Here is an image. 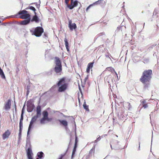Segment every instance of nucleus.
Returning <instances> with one entry per match:
<instances>
[{"label":"nucleus","instance_id":"nucleus-1","mask_svg":"<svg viewBox=\"0 0 159 159\" xmlns=\"http://www.w3.org/2000/svg\"><path fill=\"white\" fill-rule=\"evenodd\" d=\"M152 71L151 70H145L140 79V81L144 84V88L146 89L149 84V83L152 78Z\"/></svg>","mask_w":159,"mask_h":159},{"label":"nucleus","instance_id":"nucleus-2","mask_svg":"<svg viewBox=\"0 0 159 159\" xmlns=\"http://www.w3.org/2000/svg\"><path fill=\"white\" fill-rule=\"evenodd\" d=\"M36 111V115L34 116L32 118L30 122V124L28 130V131H29V132H30L34 123L35 122L37 118L41 116V107L40 106L38 105L37 106Z\"/></svg>","mask_w":159,"mask_h":159},{"label":"nucleus","instance_id":"nucleus-3","mask_svg":"<svg viewBox=\"0 0 159 159\" xmlns=\"http://www.w3.org/2000/svg\"><path fill=\"white\" fill-rule=\"evenodd\" d=\"M68 84L65 82V78L64 77L61 79L57 84L59 87L58 91L60 92L65 91L68 87Z\"/></svg>","mask_w":159,"mask_h":159},{"label":"nucleus","instance_id":"nucleus-4","mask_svg":"<svg viewBox=\"0 0 159 159\" xmlns=\"http://www.w3.org/2000/svg\"><path fill=\"white\" fill-rule=\"evenodd\" d=\"M43 29L42 27L40 26L33 28L30 30V32L32 35H35L37 37H40L43 32Z\"/></svg>","mask_w":159,"mask_h":159},{"label":"nucleus","instance_id":"nucleus-5","mask_svg":"<svg viewBox=\"0 0 159 159\" xmlns=\"http://www.w3.org/2000/svg\"><path fill=\"white\" fill-rule=\"evenodd\" d=\"M119 142L117 140H114L112 142H111L110 143L111 148L112 149L118 150L120 148L119 145L118 144Z\"/></svg>","mask_w":159,"mask_h":159},{"label":"nucleus","instance_id":"nucleus-6","mask_svg":"<svg viewBox=\"0 0 159 159\" xmlns=\"http://www.w3.org/2000/svg\"><path fill=\"white\" fill-rule=\"evenodd\" d=\"M112 75H109L107 76L105 80V82H107L109 86L111 87V85L113 84V82L114 78Z\"/></svg>","mask_w":159,"mask_h":159},{"label":"nucleus","instance_id":"nucleus-7","mask_svg":"<svg viewBox=\"0 0 159 159\" xmlns=\"http://www.w3.org/2000/svg\"><path fill=\"white\" fill-rule=\"evenodd\" d=\"M27 111L30 112H32L35 107L34 105L31 102L28 101L27 103Z\"/></svg>","mask_w":159,"mask_h":159},{"label":"nucleus","instance_id":"nucleus-8","mask_svg":"<svg viewBox=\"0 0 159 159\" xmlns=\"http://www.w3.org/2000/svg\"><path fill=\"white\" fill-rule=\"evenodd\" d=\"M26 151L28 159H33L32 157L33 153L32 152L31 147L28 148L27 149L26 148Z\"/></svg>","mask_w":159,"mask_h":159},{"label":"nucleus","instance_id":"nucleus-9","mask_svg":"<svg viewBox=\"0 0 159 159\" xmlns=\"http://www.w3.org/2000/svg\"><path fill=\"white\" fill-rule=\"evenodd\" d=\"M11 100L8 99L6 102L4 104L3 108L5 111H8L11 108Z\"/></svg>","mask_w":159,"mask_h":159},{"label":"nucleus","instance_id":"nucleus-10","mask_svg":"<svg viewBox=\"0 0 159 159\" xmlns=\"http://www.w3.org/2000/svg\"><path fill=\"white\" fill-rule=\"evenodd\" d=\"M30 133V132L27 131V139L26 140V143L25 145V148L26 149L27 148L31 147V146L30 141V136H29Z\"/></svg>","mask_w":159,"mask_h":159},{"label":"nucleus","instance_id":"nucleus-11","mask_svg":"<svg viewBox=\"0 0 159 159\" xmlns=\"http://www.w3.org/2000/svg\"><path fill=\"white\" fill-rule=\"evenodd\" d=\"M27 11L23 10H21L18 12L17 14L15 15H12L10 16H9V17H15V18H18V15H25L26 14H28L27 13Z\"/></svg>","mask_w":159,"mask_h":159},{"label":"nucleus","instance_id":"nucleus-12","mask_svg":"<svg viewBox=\"0 0 159 159\" xmlns=\"http://www.w3.org/2000/svg\"><path fill=\"white\" fill-rule=\"evenodd\" d=\"M11 132L8 130L6 131L2 135V139L3 140H5L6 139L8 138L10 135L11 134Z\"/></svg>","mask_w":159,"mask_h":159},{"label":"nucleus","instance_id":"nucleus-13","mask_svg":"<svg viewBox=\"0 0 159 159\" xmlns=\"http://www.w3.org/2000/svg\"><path fill=\"white\" fill-rule=\"evenodd\" d=\"M71 20H69V21L68 26L71 30H72L73 29H75L77 27L76 24L75 23H72Z\"/></svg>","mask_w":159,"mask_h":159},{"label":"nucleus","instance_id":"nucleus-14","mask_svg":"<svg viewBox=\"0 0 159 159\" xmlns=\"http://www.w3.org/2000/svg\"><path fill=\"white\" fill-rule=\"evenodd\" d=\"M34 14L35 15L33 16L32 18V19H31L30 21L31 22L34 21L36 23H38L40 21V19L37 15V13L36 12H34Z\"/></svg>","mask_w":159,"mask_h":159},{"label":"nucleus","instance_id":"nucleus-15","mask_svg":"<svg viewBox=\"0 0 159 159\" xmlns=\"http://www.w3.org/2000/svg\"><path fill=\"white\" fill-rule=\"evenodd\" d=\"M58 121L60 122V124L62 125L65 127V128L66 129L67 128V126L68 125L67 122L65 120H58Z\"/></svg>","mask_w":159,"mask_h":159},{"label":"nucleus","instance_id":"nucleus-16","mask_svg":"<svg viewBox=\"0 0 159 159\" xmlns=\"http://www.w3.org/2000/svg\"><path fill=\"white\" fill-rule=\"evenodd\" d=\"M79 2L77 0H75L74 1L73 3L72 4L68 5V8L71 10L74 7H77L78 5Z\"/></svg>","mask_w":159,"mask_h":159},{"label":"nucleus","instance_id":"nucleus-17","mask_svg":"<svg viewBox=\"0 0 159 159\" xmlns=\"http://www.w3.org/2000/svg\"><path fill=\"white\" fill-rule=\"evenodd\" d=\"M55 64H56V66H62L61 61L60 58L58 57H55Z\"/></svg>","mask_w":159,"mask_h":159},{"label":"nucleus","instance_id":"nucleus-18","mask_svg":"<svg viewBox=\"0 0 159 159\" xmlns=\"http://www.w3.org/2000/svg\"><path fill=\"white\" fill-rule=\"evenodd\" d=\"M105 2L103 0H98L92 4L93 6L97 5H100L101 6H103L105 3Z\"/></svg>","mask_w":159,"mask_h":159},{"label":"nucleus","instance_id":"nucleus-19","mask_svg":"<svg viewBox=\"0 0 159 159\" xmlns=\"http://www.w3.org/2000/svg\"><path fill=\"white\" fill-rule=\"evenodd\" d=\"M54 71L57 74L60 73L62 70V66H55L54 69Z\"/></svg>","mask_w":159,"mask_h":159},{"label":"nucleus","instance_id":"nucleus-20","mask_svg":"<svg viewBox=\"0 0 159 159\" xmlns=\"http://www.w3.org/2000/svg\"><path fill=\"white\" fill-rule=\"evenodd\" d=\"M31 20V18L27 19L25 20L22 21L20 22L21 25H26L29 24Z\"/></svg>","mask_w":159,"mask_h":159},{"label":"nucleus","instance_id":"nucleus-21","mask_svg":"<svg viewBox=\"0 0 159 159\" xmlns=\"http://www.w3.org/2000/svg\"><path fill=\"white\" fill-rule=\"evenodd\" d=\"M18 17L25 20L27 19H28L29 18H30V14L20 15V16H18Z\"/></svg>","mask_w":159,"mask_h":159},{"label":"nucleus","instance_id":"nucleus-22","mask_svg":"<svg viewBox=\"0 0 159 159\" xmlns=\"http://www.w3.org/2000/svg\"><path fill=\"white\" fill-rule=\"evenodd\" d=\"M93 63L94 62H90L88 65L86 71L87 73H88L89 72L90 69L93 67Z\"/></svg>","mask_w":159,"mask_h":159},{"label":"nucleus","instance_id":"nucleus-23","mask_svg":"<svg viewBox=\"0 0 159 159\" xmlns=\"http://www.w3.org/2000/svg\"><path fill=\"white\" fill-rule=\"evenodd\" d=\"M64 41L65 42V44L66 49L67 51L68 52L70 51L69 46V43L68 42V40L66 38H65Z\"/></svg>","mask_w":159,"mask_h":159},{"label":"nucleus","instance_id":"nucleus-24","mask_svg":"<svg viewBox=\"0 0 159 159\" xmlns=\"http://www.w3.org/2000/svg\"><path fill=\"white\" fill-rule=\"evenodd\" d=\"M44 155V153L42 152H39L37 154V156L39 159H42Z\"/></svg>","mask_w":159,"mask_h":159},{"label":"nucleus","instance_id":"nucleus-25","mask_svg":"<svg viewBox=\"0 0 159 159\" xmlns=\"http://www.w3.org/2000/svg\"><path fill=\"white\" fill-rule=\"evenodd\" d=\"M42 114L43 115V117L44 118H48V111H44L42 112Z\"/></svg>","mask_w":159,"mask_h":159},{"label":"nucleus","instance_id":"nucleus-26","mask_svg":"<svg viewBox=\"0 0 159 159\" xmlns=\"http://www.w3.org/2000/svg\"><path fill=\"white\" fill-rule=\"evenodd\" d=\"M141 102L142 104V107L144 108H146L148 107V104L146 103V102L145 100H143L142 101H141Z\"/></svg>","mask_w":159,"mask_h":159},{"label":"nucleus","instance_id":"nucleus-27","mask_svg":"<svg viewBox=\"0 0 159 159\" xmlns=\"http://www.w3.org/2000/svg\"><path fill=\"white\" fill-rule=\"evenodd\" d=\"M77 146L76 145H75V146H74L73 149V150L72 155H71V159L73 158L74 157V155L75 153V152H76V148Z\"/></svg>","mask_w":159,"mask_h":159},{"label":"nucleus","instance_id":"nucleus-28","mask_svg":"<svg viewBox=\"0 0 159 159\" xmlns=\"http://www.w3.org/2000/svg\"><path fill=\"white\" fill-rule=\"evenodd\" d=\"M0 75L1 78L3 79H6V77L3 70L2 69H0Z\"/></svg>","mask_w":159,"mask_h":159},{"label":"nucleus","instance_id":"nucleus-29","mask_svg":"<svg viewBox=\"0 0 159 159\" xmlns=\"http://www.w3.org/2000/svg\"><path fill=\"white\" fill-rule=\"evenodd\" d=\"M149 58H144L143 59V61L144 63H147L149 61Z\"/></svg>","mask_w":159,"mask_h":159},{"label":"nucleus","instance_id":"nucleus-30","mask_svg":"<svg viewBox=\"0 0 159 159\" xmlns=\"http://www.w3.org/2000/svg\"><path fill=\"white\" fill-rule=\"evenodd\" d=\"M83 106L84 109L87 111H89L88 106L86 104L85 102L84 103Z\"/></svg>","mask_w":159,"mask_h":159},{"label":"nucleus","instance_id":"nucleus-31","mask_svg":"<svg viewBox=\"0 0 159 159\" xmlns=\"http://www.w3.org/2000/svg\"><path fill=\"white\" fill-rule=\"evenodd\" d=\"M46 120L45 118L43 117L40 120V123L41 124H44L45 123V120Z\"/></svg>","mask_w":159,"mask_h":159},{"label":"nucleus","instance_id":"nucleus-32","mask_svg":"<svg viewBox=\"0 0 159 159\" xmlns=\"http://www.w3.org/2000/svg\"><path fill=\"white\" fill-rule=\"evenodd\" d=\"M67 152V150H66V152L65 153L63 154H61L60 155V157L58 159H63V157L66 155V152Z\"/></svg>","mask_w":159,"mask_h":159},{"label":"nucleus","instance_id":"nucleus-33","mask_svg":"<svg viewBox=\"0 0 159 159\" xmlns=\"http://www.w3.org/2000/svg\"><path fill=\"white\" fill-rule=\"evenodd\" d=\"M123 27V26L118 27L117 29L116 30V32H118L119 30H121L122 28Z\"/></svg>","mask_w":159,"mask_h":159},{"label":"nucleus","instance_id":"nucleus-34","mask_svg":"<svg viewBox=\"0 0 159 159\" xmlns=\"http://www.w3.org/2000/svg\"><path fill=\"white\" fill-rule=\"evenodd\" d=\"M30 9L32 10V11H34V12H35V11H36V9H35V8L34 7H33V6H30Z\"/></svg>","mask_w":159,"mask_h":159},{"label":"nucleus","instance_id":"nucleus-35","mask_svg":"<svg viewBox=\"0 0 159 159\" xmlns=\"http://www.w3.org/2000/svg\"><path fill=\"white\" fill-rule=\"evenodd\" d=\"M70 1V0H65V2L67 6V7L68 8V5H69V2Z\"/></svg>","mask_w":159,"mask_h":159},{"label":"nucleus","instance_id":"nucleus-36","mask_svg":"<svg viewBox=\"0 0 159 159\" xmlns=\"http://www.w3.org/2000/svg\"><path fill=\"white\" fill-rule=\"evenodd\" d=\"M113 68L111 67H109L106 68V70H107L108 71H111Z\"/></svg>","mask_w":159,"mask_h":159},{"label":"nucleus","instance_id":"nucleus-37","mask_svg":"<svg viewBox=\"0 0 159 159\" xmlns=\"http://www.w3.org/2000/svg\"><path fill=\"white\" fill-rule=\"evenodd\" d=\"M75 145H76V144L77 143L78 141H77V137L76 136V131H75Z\"/></svg>","mask_w":159,"mask_h":159},{"label":"nucleus","instance_id":"nucleus-38","mask_svg":"<svg viewBox=\"0 0 159 159\" xmlns=\"http://www.w3.org/2000/svg\"><path fill=\"white\" fill-rule=\"evenodd\" d=\"M43 38L46 39H47L48 38L47 35L45 33H44Z\"/></svg>","mask_w":159,"mask_h":159},{"label":"nucleus","instance_id":"nucleus-39","mask_svg":"<svg viewBox=\"0 0 159 159\" xmlns=\"http://www.w3.org/2000/svg\"><path fill=\"white\" fill-rule=\"evenodd\" d=\"M23 115L21 114L20 116V122H23Z\"/></svg>","mask_w":159,"mask_h":159},{"label":"nucleus","instance_id":"nucleus-40","mask_svg":"<svg viewBox=\"0 0 159 159\" xmlns=\"http://www.w3.org/2000/svg\"><path fill=\"white\" fill-rule=\"evenodd\" d=\"M93 6L92 4H90L86 8V11H87L90 8V7L92 6Z\"/></svg>","mask_w":159,"mask_h":159},{"label":"nucleus","instance_id":"nucleus-41","mask_svg":"<svg viewBox=\"0 0 159 159\" xmlns=\"http://www.w3.org/2000/svg\"><path fill=\"white\" fill-rule=\"evenodd\" d=\"M19 128H23V122H19Z\"/></svg>","mask_w":159,"mask_h":159},{"label":"nucleus","instance_id":"nucleus-42","mask_svg":"<svg viewBox=\"0 0 159 159\" xmlns=\"http://www.w3.org/2000/svg\"><path fill=\"white\" fill-rule=\"evenodd\" d=\"M127 103L128 104V110H130L132 108V106L131 105L130 103L128 102Z\"/></svg>","mask_w":159,"mask_h":159},{"label":"nucleus","instance_id":"nucleus-43","mask_svg":"<svg viewBox=\"0 0 159 159\" xmlns=\"http://www.w3.org/2000/svg\"><path fill=\"white\" fill-rule=\"evenodd\" d=\"M27 91L26 93V95L27 96H28V95L29 94V89L28 88V87H27Z\"/></svg>","mask_w":159,"mask_h":159},{"label":"nucleus","instance_id":"nucleus-44","mask_svg":"<svg viewBox=\"0 0 159 159\" xmlns=\"http://www.w3.org/2000/svg\"><path fill=\"white\" fill-rule=\"evenodd\" d=\"M21 132H19L18 134V136H19V139H20L21 138Z\"/></svg>","mask_w":159,"mask_h":159},{"label":"nucleus","instance_id":"nucleus-45","mask_svg":"<svg viewBox=\"0 0 159 159\" xmlns=\"http://www.w3.org/2000/svg\"><path fill=\"white\" fill-rule=\"evenodd\" d=\"M25 112V109L24 108H22V109L21 111V114L23 115Z\"/></svg>","mask_w":159,"mask_h":159},{"label":"nucleus","instance_id":"nucleus-46","mask_svg":"<svg viewBox=\"0 0 159 159\" xmlns=\"http://www.w3.org/2000/svg\"><path fill=\"white\" fill-rule=\"evenodd\" d=\"M46 120H47L48 121H51L52 120V119L51 118H49L48 117V118H46Z\"/></svg>","mask_w":159,"mask_h":159},{"label":"nucleus","instance_id":"nucleus-47","mask_svg":"<svg viewBox=\"0 0 159 159\" xmlns=\"http://www.w3.org/2000/svg\"><path fill=\"white\" fill-rule=\"evenodd\" d=\"M104 34H105L104 32H103L100 33V34H99L98 35H99V36H100L101 35H102Z\"/></svg>","mask_w":159,"mask_h":159},{"label":"nucleus","instance_id":"nucleus-48","mask_svg":"<svg viewBox=\"0 0 159 159\" xmlns=\"http://www.w3.org/2000/svg\"><path fill=\"white\" fill-rule=\"evenodd\" d=\"M88 76H87V77H86L84 79V82H85L87 80H88Z\"/></svg>","mask_w":159,"mask_h":159},{"label":"nucleus","instance_id":"nucleus-49","mask_svg":"<svg viewBox=\"0 0 159 159\" xmlns=\"http://www.w3.org/2000/svg\"><path fill=\"white\" fill-rule=\"evenodd\" d=\"M23 128H19V132H22V130Z\"/></svg>","mask_w":159,"mask_h":159},{"label":"nucleus","instance_id":"nucleus-50","mask_svg":"<svg viewBox=\"0 0 159 159\" xmlns=\"http://www.w3.org/2000/svg\"><path fill=\"white\" fill-rule=\"evenodd\" d=\"M93 151L94 152V151L93 150V149H91L89 151V153L91 154L92 153Z\"/></svg>","mask_w":159,"mask_h":159},{"label":"nucleus","instance_id":"nucleus-51","mask_svg":"<svg viewBox=\"0 0 159 159\" xmlns=\"http://www.w3.org/2000/svg\"><path fill=\"white\" fill-rule=\"evenodd\" d=\"M101 139V138L100 137V136H99L98 138L96 140H97V141H99Z\"/></svg>","mask_w":159,"mask_h":159},{"label":"nucleus","instance_id":"nucleus-52","mask_svg":"<svg viewBox=\"0 0 159 159\" xmlns=\"http://www.w3.org/2000/svg\"><path fill=\"white\" fill-rule=\"evenodd\" d=\"M79 90H80L81 93V94H82V92L81 89L80 88V86H79Z\"/></svg>","mask_w":159,"mask_h":159},{"label":"nucleus","instance_id":"nucleus-53","mask_svg":"<svg viewBox=\"0 0 159 159\" xmlns=\"http://www.w3.org/2000/svg\"><path fill=\"white\" fill-rule=\"evenodd\" d=\"M14 107H15V110L16 111V104L15 102Z\"/></svg>","mask_w":159,"mask_h":159},{"label":"nucleus","instance_id":"nucleus-54","mask_svg":"<svg viewBox=\"0 0 159 159\" xmlns=\"http://www.w3.org/2000/svg\"><path fill=\"white\" fill-rule=\"evenodd\" d=\"M7 24V23H2V25L6 26Z\"/></svg>","mask_w":159,"mask_h":159},{"label":"nucleus","instance_id":"nucleus-55","mask_svg":"<svg viewBox=\"0 0 159 159\" xmlns=\"http://www.w3.org/2000/svg\"><path fill=\"white\" fill-rule=\"evenodd\" d=\"M131 33L133 34H134V30L133 29H132L131 31Z\"/></svg>","mask_w":159,"mask_h":159},{"label":"nucleus","instance_id":"nucleus-56","mask_svg":"<svg viewBox=\"0 0 159 159\" xmlns=\"http://www.w3.org/2000/svg\"><path fill=\"white\" fill-rule=\"evenodd\" d=\"M74 1L73 0H71V4H72L73 3Z\"/></svg>","mask_w":159,"mask_h":159},{"label":"nucleus","instance_id":"nucleus-57","mask_svg":"<svg viewBox=\"0 0 159 159\" xmlns=\"http://www.w3.org/2000/svg\"><path fill=\"white\" fill-rule=\"evenodd\" d=\"M95 146H94L92 148V149H93V150L94 151V149H95Z\"/></svg>","mask_w":159,"mask_h":159},{"label":"nucleus","instance_id":"nucleus-58","mask_svg":"<svg viewBox=\"0 0 159 159\" xmlns=\"http://www.w3.org/2000/svg\"><path fill=\"white\" fill-rule=\"evenodd\" d=\"M40 5L39 4H38L37 5V8H39L40 7Z\"/></svg>","mask_w":159,"mask_h":159},{"label":"nucleus","instance_id":"nucleus-59","mask_svg":"<svg viewBox=\"0 0 159 159\" xmlns=\"http://www.w3.org/2000/svg\"><path fill=\"white\" fill-rule=\"evenodd\" d=\"M106 56L107 57H109L111 60V58L108 55H106Z\"/></svg>","mask_w":159,"mask_h":159},{"label":"nucleus","instance_id":"nucleus-60","mask_svg":"<svg viewBox=\"0 0 159 159\" xmlns=\"http://www.w3.org/2000/svg\"><path fill=\"white\" fill-rule=\"evenodd\" d=\"M140 142H139V150L140 149Z\"/></svg>","mask_w":159,"mask_h":159},{"label":"nucleus","instance_id":"nucleus-61","mask_svg":"<svg viewBox=\"0 0 159 159\" xmlns=\"http://www.w3.org/2000/svg\"><path fill=\"white\" fill-rule=\"evenodd\" d=\"M25 103L23 105V108H24L25 109Z\"/></svg>","mask_w":159,"mask_h":159},{"label":"nucleus","instance_id":"nucleus-62","mask_svg":"<svg viewBox=\"0 0 159 159\" xmlns=\"http://www.w3.org/2000/svg\"><path fill=\"white\" fill-rule=\"evenodd\" d=\"M98 141L96 139L94 141V143H97Z\"/></svg>","mask_w":159,"mask_h":159},{"label":"nucleus","instance_id":"nucleus-63","mask_svg":"<svg viewBox=\"0 0 159 159\" xmlns=\"http://www.w3.org/2000/svg\"><path fill=\"white\" fill-rule=\"evenodd\" d=\"M116 137H118V136L117 135H116Z\"/></svg>","mask_w":159,"mask_h":159},{"label":"nucleus","instance_id":"nucleus-64","mask_svg":"<svg viewBox=\"0 0 159 159\" xmlns=\"http://www.w3.org/2000/svg\"><path fill=\"white\" fill-rule=\"evenodd\" d=\"M100 137H102V138H103V136H101Z\"/></svg>","mask_w":159,"mask_h":159}]
</instances>
